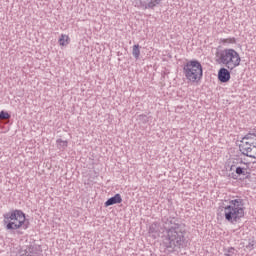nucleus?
Listing matches in <instances>:
<instances>
[{"label": "nucleus", "mask_w": 256, "mask_h": 256, "mask_svg": "<svg viewBox=\"0 0 256 256\" xmlns=\"http://www.w3.org/2000/svg\"><path fill=\"white\" fill-rule=\"evenodd\" d=\"M161 227L158 222H153L149 227V234L161 237L162 243L169 253L178 252L187 247L186 225L180 222L177 216L168 214L161 218Z\"/></svg>", "instance_id": "f257e3e1"}, {"label": "nucleus", "mask_w": 256, "mask_h": 256, "mask_svg": "<svg viewBox=\"0 0 256 256\" xmlns=\"http://www.w3.org/2000/svg\"><path fill=\"white\" fill-rule=\"evenodd\" d=\"M223 211L224 219L231 225H236L245 217V200L241 196H233Z\"/></svg>", "instance_id": "f03ea898"}, {"label": "nucleus", "mask_w": 256, "mask_h": 256, "mask_svg": "<svg viewBox=\"0 0 256 256\" xmlns=\"http://www.w3.org/2000/svg\"><path fill=\"white\" fill-rule=\"evenodd\" d=\"M215 62L224 65L230 71L241 65V56L233 48L217 49Z\"/></svg>", "instance_id": "7ed1b4c3"}, {"label": "nucleus", "mask_w": 256, "mask_h": 256, "mask_svg": "<svg viewBox=\"0 0 256 256\" xmlns=\"http://www.w3.org/2000/svg\"><path fill=\"white\" fill-rule=\"evenodd\" d=\"M3 225L7 231H16L18 229L27 230L29 222L25 218L22 210H12L3 214Z\"/></svg>", "instance_id": "20e7f679"}, {"label": "nucleus", "mask_w": 256, "mask_h": 256, "mask_svg": "<svg viewBox=\"0 0 256 256\" xmlns=\"http://www.w3.org/2000/svg\"><path fill=\"white\" fill-rule=\"evenodd\" d=\"M240 152L243 156L256 159V131L249 130L240 140Z\"/></svg>", "instance_id": "39448f33"}, {"label": "nucleus", "mask_w": 256, "mask_h": 256, "mask_svg": "<svg viewBox=\"0 0 256 256\" xmlns=\"http://www.w3.org/2000/svg\"><path fill=\"white\" fill-rule=\"evenodd\" d=\"M183 74L187 81L198 83L201 81L204 71L201 63L198 60H191L184 64Z\"/></svg>", "instance_id": "423d86ee"}, {"label": "nucleus", "mask_w": 256, "mask_h": 256, "mask_svg": "<svg viewBox=\"0 0 256 256\" xmlns=\"http://www.w3.org/2000/svg\"><path fill=\"white\" fill-rule=\"evenodd\" d=\"M161 2L162 0H140L138 7L142 9H152Z\"/></svg>", "instance_id": "0eeeda50"}, {"label": "nucleus", "mask_w": 256, "mask_h": 256, "mask_svg": "<svg viewBox=\"0 0 256 256\" xmlns=\"http://www.w3.org/2000/svg\"><path fill=\"white\" fill-rule=\"evenodd\" d=\"M123 203V198L121 194L116 193L113 197L109 198L106 202H104V207L108 208L109 206H114L116 204Z\"/></svg>", "instance_id": "6e6552de"}, {"label": "nucleus", "mask_w": 256, "mask_h": 256, "mask_svg": "<svg viewBox=\"0 0 256 256\" xmlns=\"http://www.w3.org/2000/svg\"><path fill=\"white\" fill-rule=\"evenodd\" d=\"M218 80L221 82V83H228L229 80H230V72L228 69L226 68H221L219 71H218Z\"/></svg>", "instance_id": "1a4fd4ad"}, {"label": "nucleus", "mask_w": 256, "mask_h": 256, "mask_svg": "<svg viewBox=\"0 0 256 256\" xmlns=\"http://www.w3.org/2000/svg\"><path fill=\"white\" fill-rule=\"evenodd\" d=\"M235 172L238 177H245V178L249 177L248 169L245 167L237 166Z\"/></svg>", "instance_id": "9d476101"}, {"label": "nucleus", "mask_w": 256, "mask_h": 256, "mask_svg": "<svg viewBox=\"0 0 256 256\" xmlns=\"http://www.w3.org/2000/svg\"><path fill=\"white\" fill-rule=\"evenodd\" d=\"M56 147L60 151H65L68 148V141H63L61 138L56 140Z\"/></svg>", "instance_id": "9b49d317"}, {"label": "nucleus", "mask_w": 256, "mask_h": 256, "mask_svg": "<svg viewBox=\"0 0 256 256\" xmlns=\"http://www.w3.org/2000/svg\"><path fill=\"white\" fill-rule=\"evenodd\" d=\"M140 46L139 44H136L134 46H132V57H134V59L138 60L140 57Z\"/></svg>", "instance_id": "f8f14e48"}, {"label": "nucleus", "mask_w": 256, "mask_h": 256, "mask_svg": "<svg viewBox=\"0 0 256 256\" xmlns=\"http://www.w3.org/2000/svg\"><path fill=\"white\" fill-rule=\"evenodd\" d=\"M237 254H238V251L233 247L224 249V256H236Z\"/></svg>", "instance_id": "ddd939ff"}, {"label": "nucleus", "mask_w": 256, "mask_h": 256, "mask_svg": "<svg viewBox=\"0 0 256 256\" xmlns=\"http://www.w3.org/2000/svg\"><path fill=\"white\" fill-rule=\"evenodd\" d=\"M221 42L223 44H235L236 43V39L235 38L221 39Z\"/></svg>", "instance_id": "4468645a"}, {"label": "nucleus", "mask_w": 256, "mask_h": 256, "mask_svg": "<svg viewBox=\"0 0 256 256\" xmlns=\"http://www.w3.org/2000/svg\"><path fill=\"white\" fill-rule=\"evenodd\" d=\"M255 246H256L255 240H249L248 245H246V249L251 251V250H254Z\"/></svg>", "instance_id": "2eb2a0df"}, {"label": "nucleus", "mask_w": 256, "mask_h": 256, "mask_svg": "<svg viewBox=\"0 0 256 256\" xmlns=\"http://www.w3.org/2000/svg\"><path fill=\"white\" fill-rule=\"evenodd\" d=\"M34 250V248H28L27 250H25V252L22 254V256H35V254L32 252Z\"/></svg>", "instance_id": "dca6fc26"}, {"label": "nucleus", "mask_w": 256, "mask_h": 256, "mask_svg": "<svg viewBox=\"0 0 256 256\" xmlns=\"http://www.w3.org/2000/svg\"><path fill=\"white\" fill-rule=\"evenodd\" d=\"M0 119H10V114L7 113L6 111H1L0 112Z\"/></svg>", "instance_id": "f3484780"}, {"label": "nucleus", "mask_w": 256, "mask_h": 256, "mask_svg": "<svg viewBox=\"0 0 256 256\" xmlns=\"http://www.w3.org/2000/svg\"><path fill=\"white\" fill-rule=\"evenodd\" d=\"M67 38V36L66 35H63L62 34V36H60V38H59V44H60V46H66V43H65V39Z\"/></svg>", "instance_id": "a211bd4d"}, {"label": "nucleus", "mask_w": 256, "mask_h": 256, "mask_svg": "<svg viewBox=\"0 0 256 256\" xmlns=\"http://www.w3.org/2000/svg\"><path fill=\"white\" fill-rule=\"evenodd\" d=\"M140 119H143L144 121L148 120V116L141 114L140 116H138Z\"/></svg>", "instance_id": "6ab92c4d"}]
</instances>
